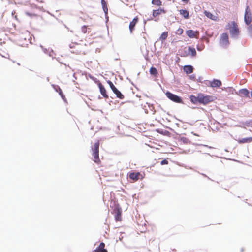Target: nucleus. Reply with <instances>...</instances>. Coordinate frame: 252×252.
Returning <instances> with one entry per match:
<instances>
[{
    "label": "nucleus",
    "instance_id": "f257e3e1",
    "mask_svg": "<svg viewBox=\"0 0 252 252\" xmlns=\"http://www.w3.org/2000/svg\"><path fill=\"white\" fill-rule=\"evenodd\" d=\"M252 21V13L249 6H247L245 11L244 21L247 25L251 24Z\"/></svg>",
    "mask_w": 252,
    "mask_h": 252
},
{
    "label": "nucleus",
    "instance_id": "f03ea898",
    "mask_svg": "<svg viewBox=\"0 0 252 252\" xmlns=\"http://www.w3.org/2000/svg\"><path fill=\"white\" fill-rule=\"evenodd\" d=\"M232 27L230 28V33L231 37L233 38H237L239 33V29L237 23L233 21L232 22Z\"/></svg>",
    "mask_w": 252,
    "mask_h": 252
},
{
    "label": "nucleus",
    "instance_id": "7ed1b4c3",
    "mask_svg": "<svg viewBox=\"0 0 252 252\" xmlns=\"http://www.w3.org/2000/svg\"><path fill=\"white\" fill-rule=\"evenodd\" d=\"M198 99H199V102L200 103H202L204 104H207L209 102L213 101L212 96L209 95L204 96L202 94H198Z\"/></svg>",
    "mask_w": 252,
    "mask_h": 252
},
{
    "label": "nucleus",
    "instance_id": "20e7f679",
    "mask_svg": "<svg viewBox=\"0 0 252 252\" xmlns=\"http://www.w3.org/2000/svg\"><path fill=\"white\" fill-rule=\"evenodd\" d=\"M219 43L223 48L227 47L229 45L228 36L227 33H223L220 35Z\"/></svg>",
    "mask_w": 252,
    "mask_h": 252
},
{
    "label": "nucleus",
    "instance_id": "39448f33",
    "mask_svg": "<svg viewBox=\"0 0 252 252\" xmlns=\"http://www.w3.org/2000/svg\"><path fill=\"white\" fill-rule=\"evenodd\" d=\"M166 96L171 100L176 103H182V98L180 96L167 91L166 93Z\"/></svg>",
    "mask_w": 252,
    "mask_h": 252
},
{
    "label": "nucleus",
    "instance_id": "423d86ee",
    "mask_svg": "<svg viewBox=\"0 0 252 252\" xmlns=\"http://www.w3.org/2000/svg\"><path fill=\"white\" fill-rule=\"evenodd\" d=\"M107 83L109 85L113 93L116 94V96L118 98L121 99L124 98V95L116 88V87L114 86V85L111 81L108 80L107 81Z\"/></svg>",
    "mask_w": 252,
    "mask_h": 252
},
{
    "label": "nucleus",
    "instance_id": "0eeeda50",
    "mask_svg": "<svg viewBox=\"0 0 252 252\" xmlns=\"http://www.w3.org/2000/svg\"><path fill=\"white\" fill-rule=\"evenodd\" d=\"M99 143L97 142L94 143V146L92 147L93 155L94 158H99Z\"/></svg>",
    "mask_w": 252,
    "mask_h": 252
},
{
    "label": "nucleus",
    "instance_id": "6e6552de",
    "mask_svg": "<svg viewBox=\"0 0 252 252\" xmlns=\"http://www.w3.org/2000/svg\"><path fill=\"white\" fill-rule=\"evenodd\" d=\"M188 55H190L192 57H194L196 55V51L195 48H192L190 46L188 48V51H185V53L183 56H186Z\"/></svg>",
    "mask_w": 252,
    "mask_h": 252
},
{
    "label": "nucleus",
    "instance_id": "1a4fd4ad",
    "mask_svg": "<svg viewBox=\"0 0 252 252\" xmlns=\"http://www.w3.org/2000/svg\"><path fill=\"white\" fill-rule=\"evenodd\" d=\"M140 176H141L142 178H143L140 172H132L130 173L129 175V178L134 181L138 180L140 178Z\"/></svg>",
    "mask_w": 252,
    "mask_h": 252
},
{
    "label": "nucleus",
    "instance_id": "9d476101",
    "mask_svg": "<svg viewBox=\"0 0 252 252\" xmlns=\"http://www.w3.org/2000/svg\"><path fill=\"white\" fill-rule=\"evenodd\" d=\"M100 92L101 94L103 95V96L105 98H108V95L106 93V89H105L104 86L101 84V83L99 82L98 84Z\"/></svg>",
    "mask_w": 252,
    "mask_h": 252
},
{
    "label": "nucleus",
    "instance_id": "9b49d317",
    "mask_svg": "<svg viewBox=\"0 0 252 252\" xmlns=\"http://www.w3.org/2000/svg\"><path fill=\"white\" fill-rule=\"evenodd\" d=\"M222 83L220 80L218 79H213L210 82V86L212 88L219 87L221 85Z\"/></svg>",
    "mask_w": 252,
    "mask_h": 252
},
{
    "label": "nucleus",
    "instance_id": "f8f14e48",
    "mask_svg": "<svg viewBox=\"0 0 252 252\" xmlns=\"http://www.w3.org/2000/svg\"><path fill=\"white\" fill-rule=\"evenodd\" d=\"M239 95L242 97H249V91L247 89H242L239 91Z\"/></svg>",
    "mask_w": 252,
    "mask_h": 252
},
{
    "label": "nucleus",
    "instance_id": "ddd939ff",
    "mask_svg": "<svg viewBox=\"0 0 252 252\" xmlns=\"http://www.w3.org/2000/svg\"><path fill=\"white\" fill-rule=\"evenodd\" d=\"M137 22H138V18H133L132 21L130 22L129 25V30H130L131 33L132 32V31L134 30L135 26Z\"/></svg>",
    "mask_w": 252,
    "mask_h": 252
},
{
    "label": "nucleus",
    "instance_id": "4468645a",
    "mask_svg": "<svg viewBox=\"0 0 252 252\" xmlns=\"http://www.w3.org/2000/svg\"><path fill=\"white\" fill-rule=\"evenodd\" d=\"M162 13H165V10H164L163 9L159 8L157 10H154L153 11L152 15L154 17H156L158 15L161 14Z\"/></svg>",
    "mask_w": 252,
    "mask_h": 252
},
{
    "label": "nucleus",
    "instance_id": "2eb2a0df",
    "mask_svg": "<svg viewBox=\"0 0 252 252\" xmlns=\"http://www.w3.org/2000/svg\"><path fill=\"white\" fill-rule=\"evenodd\" d=\"M116 214L115 215V220L117 221L121 220V213L122 211L121 209L117 207L116 210Z\"/></svg>",
    "mask_w": 252,
    "mask_h": 252
},
{
    "label": "nucleus",
    "instance_id": "dca6fc26",
    "mask_svg": "<svg viewBox=\"0 0 252 252\" xmlns=\"http://www.w3.org/2000/svg\"><path fill=\"white\" fill-rule=\"evenodd\" d=\"M183 69H184V71L187 74L191 73L193 70V66L190 65H187L184 66Z\"/></svg>",
    "mask_w": 252,
    "mask_h": 252
},
{
    "label": "nucleus",
    "instance_id": "f3484780",
    "mask_svg": "<svg viewBox=\"0 0 252 252\" xmlns=\"http://www.w3.org/2000/svg\"><path fill=\"white\" fill-rule=\"evenodd\" d=\"M180 14L182 15L184 18L188 19L189 18V12L186 10L181 9L180 11Z\"/></svg>",
    "mask_w": 252,
    "mask_h": 252
},
{
    "label": "nucleus",
    "instance_id": "a211bd4d",
    "mask_svg": "<svg viewBox=\"0 0 252 252\" xmlns=\"http://www.w3.org/2000/svg\"><path fill=\"white\" fill-rule=\"evenodd\" d=\"M101 2L104 12L105 14H107L108 13V8L107 7L106 2L105 1V0H101Z\"/></svg>",
    "mask_w": 252,
    "mask_h": 252
},
{
    "label": "nucleus",
    "instance_id": "6ab92c4d",
    "mask_svg": "<svg viewBox=\"0 0 252 252\" xmlns=\"http://www.w3.org/2000/svg\"><path fill=\"white\" fill-rule=\"evenodd\" d=\"M195 32L191 30H189L186 31L187 35L190 38H193L195 37Z\"/></svg>",
    "mask_w": 252,
    "mask_h": 252
},
{
    "label": "nucleus",
    "instance_id": "aec40b11",
    "mask_svg": "<svg viewBox=\"0 0 252 252\" xmlns=\"http://www.w3.org/2000/svg\"><path fill=\"white\" fill-rule=\"evenodd\" d=\"M252 141V137H247L242 138L239 140V143H249Z\"/></svg>",
    "mask_w": 252,
    "mask_h": 252
},
{
    "label": "nucleus",
    "instance_id": "412c9836",
    "mask_svg": "<svg viewBox=\"0 0 252 252\" xmlns=\"http://www.w3.org/2000/svg\"><path fill=\"white\" fill-rule=\"evenodd\" d=\"M190 99L191 102H192L194 104H196L197 102H199V99H198V96H195L193 95H191L190 96Z\"/></svg>",
    "mask_w": 252,
    "mask_h": 252
},
{
    "label": "nucleus",
    "instance_id": "4be33fe9",
    "mask_svg": "<svg viewBox=\"0 0 252 252\" xmlns=\"http://www.w3.org/2000/svg\"><path fill=\"white\" fill-rule=\"evenodd\" d=\"M167 36H168V32H164L161 34L160 37H159V39L161 41H164L166 39Z\"/></svg>",
    "mask_w": 252,
    "mask_h": 252
},
{
    "label": "nucleus",
    "instance_id": "5701e85b",
    "mask_svg": "<svg viewBox=\"0 0 252 252\" xmlns=\"http://www.w3.org/2000/svg\"><path fill=\"white\" fill-rule=\"evenodd\" d=\"M247 31L248 34L250 37H252V24H249L248 25Z\"/></svg>",
    "mask_w": 252,
    "mask_h": 252
},
{
    "label": "nucleus",
    "instance_id": "b1692460",
    "mask_svg": "<svg viewBox=\"0 0 252 252\" xmlns=\"http://www.w3.org/2000/svg\"><path fill=\"white\" fill-rule=\"evenodd\" d=\"M150 73L153 75H156L158 73L157 69L154 67H151L150 69Z\"/></svg>",
    "mask_w": 252,
    "mask_h": 252
},
{
    "label": "nucleus",
    "instance_id": "393cba45",
    "mask_svg": "<svg viewBox=\"0 0 252 252\" xmlns=\"http://www.w3.org/2000/svg\"><path fill=\"white\" fill-rule=\"evenodd\" d=\"M152 3L157 6H160L162 4V2L160 0H152Z\"/></svg>",
    "mask_w": 252,
    "mask_h": 252
},
{
    "label": "nucleus",
    "instance_id": "a878e982",
    "mask_svg": "<svg viewBox=\"0 0 252 252\" xmlns=\"http://www.w3.org/2000/svg\"><path fill=\"white\" fill-rule=\"evenodd\" d=\"M204 13H205V15L208 17V18H209L212 20H214V17L215 16H214V15H213V14L210 13V12H208V11H205L204 12Z\"/></svg>",
    "mask_w": 252,
    "mask_h": 252
},
{
    "label": "nucleus",
    "instance_id": "bb28decb",
    "mask_svg": "<svg viewBox=\"0 0 252 252\" xmlns=\"http://www.w3.org/2000/svg\"><path fill=\"white\" fill-rule=\"evenodd\" d=\"M180 141L184 144H187L189 142V140L187 138L184 137L180 138Z\"/></svg>",
    "mask_w": 252,
    "mask_h": 252
},
{
    "label": "nucleus",
    "instance_id": "cd10ccee",
    "mask_svg": "<svg viewBox=\"0 0 252 252\" xmlns=\"http://www.w3.org/2000/svg\"><path fill=\"white\" fill-rule=\"evenodd\" d=\"M104 247H105V244L103 242H101L99 244V246H98V247L96 248V251H97L99 250H101L102 249H105Z\"/></svg>",
    "mask_w": 252,
    "mask_h": 252
},
{
    "label": "nucleus",
    "instance_id": "c85d7f7f",
    "mask_svg": "<svg viewBox=\"0 0 252 252\" xmlns=\"http://www.w3.org/2000/svg\"><path fill=\"white\" fill-rule=\"evenodd\" d=\"M59 94L61 96L63 99H64L65 96L63 95V94L62 93V91L61 89L59 87Z\"/></svg>",
    "mask_w": 252,
    "mask_h": 252
},
{
    "label": "nucleus",
    "instance_id": "c756f323",
    "mask_svg": "<svg viewBox=\"0 0 252 252\" xmlns=\"http://www.w3.org/2000/svg\"><path fill=\"white\" fill-rule=\"evenodd\" d=\"M82 32L84 33H86V32H87V27L86 26H83L82 27Z\"/></svg>",
    "mask_w": 252,
    "mask_h": 252
},
{
    "label": "nucleus",
    "instance_id": "7c9ffc66",
    "mask_svg": "<svg viewBox=\"0 0 252 252\" xmlns=\"http://www.w3.org/2000/svg\"><path fill=\"white\" fill-rule=\"evenodd\" d=\"M93 160L95 163L97 164H99L100 163V158H94Z\"/></svg>",
    "mask_w": 252,
    "mask_h": 252
},
{
    "label": "nucleus",
    "instance_id": "2f4dec72",
    "mask_svg": "<svg viewBox=\"0 0 252 252\" xmlns=\"http://www.w3.org/2000/svg\"><path fill=\"white\" fill-rule=\"evenodd\" d=\"M168 164V161L165 158L164 160L161 161V165H165Z\"/></svg>",
    "mask_w": 252,
    "mask_h": 252
},
{
    "label": "nucleus",
    "instance_id": "473e14b6",
    "mask_svg": "<svg viewBox=\"0 0 252 252\" xmlns=\"http://www.w3.org/2000/svg\"><path fill=\"white\" fill-rule=\"evenodd\" d=\"M183 32V30L182 29H179L177 30V33L178 34H181Z\"/></svg>",
    "mask_w": 252,
    "mask_h": 252
},
{
    "label": "nucleus",
    "instance_id": "72a5a7b5",
    "mask_svg": "<svg viewBox=\"0 0 252 252\" xmlns=\"http://www.w3.org/2000/svg\"><path fill=\"white\" fill-rule=\"evenodd\" d=\"M190 78L192 80H194L195 79V75H191L189 76Z\"/></svg>",
    "mask_w": 252,
    "mask_h": 252
},
{
    "label": "nucleus",
    "instance_id": "f704fd0d",
    "mask_svg": "<svg viewBox=\"0 0 252 252\" xmlns=\"http://www.w3.org/2000/svg\"><path fill=\"white\" fill-rule=\"evenodd\" d=\"M98 252H107V250L106 249H102L101 250L97 251Z\"/></svg>",
    "mask_w": 252,
    "mask_h": 252
},
{
    "label": "nucleus",
    "instance_id": "c9c22d12",
    "mask_svg": "<svg viewBox=\"0 0 252 252\" xmlns=\"http://www.w3.org/2000/svg\"><path fill=\"white\" fill-rule=\"evenodd\" d=\"M40 47L43 49V51H44V53H46V51H47V49H45L42 46H40Z\"/></svg>",
    "mask_w": 252,
    "mask_h": 252
},
{
    "label": "nucleus",
    "instance_id": "e433bc0d",
    "mask_svg": "<svg viewBox=\"0 0 252 252\" xmlns=\"http://www.w3.org/2000/svg\"><path fill=\"white\" fill-rule=\"evenodd\" d=\"M182 1L184 2H185L186 3H187L189 2V0H182Z\"/></svg>",
    "mask_w": 252,
    "mask_h": 252
},
{
    "label": "nucleus",
    "instance_id": "4c0bfd02",
    "mask_svg": "<svg viewBox=\"0 0 252 252\" xmlns=\"http://www.w3.org/2000/svg\"><path fill=\"white\" fill-rule=\"evenodd\" d=\"M226 159H229V160H232V158H226ZM233 160H234V161H236V160H234V159H233Z\"/></svg>",
    "mask_w": 252,
    "mask_h": 252
},
{
    "label": "nucleus",
    "instance_id": "58836bf2",
    "mask_svg": "<svg viewBox=\"0 0 252 252\" xmlns=\"http://www.w3.org/2000/svg\"><path fill=\"white\" fill-rule=\"evenodd\" d=\"M251 97H252V91H251Z\"/></svg>",
    "mask_w": 252,
    "mask_h": 252
},
{
    "label": "nucleus",
    "instance_id": "ea45409f",
    "mask_svg": "<svg viewBox=\"0 0 252 252\" xmlns=\"http://www.w3.org/2000/svg\"><path fill=\"white\" fill-rule=\"evenodd\" d=\"M39 2H42V1L41 0H37Z\"/></svg>",
    "mask_w": 252,
    "mask_h": 252
},
{
    "label": "nucleus",
    "instance_id": "a19ab883",
    "mask_svg": "<svg viewBox=\"0 0 252 252\" xmlns=\"http://www.w3.org/2000/svg\"><path fill=\"white\" fill-rule=\"evenodd\" d=\"M27 13V15H30V13H28V12H27V13Z\"/></svg>",
    "mask_w": 252,
    "mask_h": 252
}]
</instances>
